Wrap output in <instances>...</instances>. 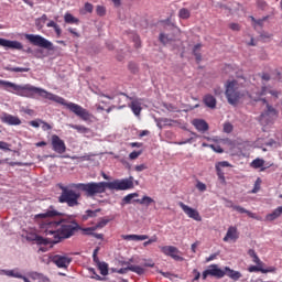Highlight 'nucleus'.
<instances>
[{
	"instance_id": "c9c22d12",
	"label": "nucleus",
	"mask_w": 282,
	"mask_h": 282,
	"mask_svg": "<svg viewBox=\"0 0 282 282\" xmlns=\"http://www.w3.org/2000/svg\"><path fill=\"white\" fill-rule=\"evenodd\" d=\"M6 72H15V73H23V72H30V68L28 67H12V66H6Z\"/></svg>"
},
{
	"instance_id": "052dcab7",
	"label": "nucleus",
	"mask_w": 282,
	"mask_h": 282,
	"mask_svg": "<svg viewBox=\"0 0 282 282\" xmlns=\"http://www.w3.org/2000/svg\"><path fill=\"white\" fill-rule=\"evenodd\" d=\"M42 122V129L43 131H52V127L50 123L45 122V121H41Z\"/></svg>"
},
{
	"instance_id": "79ce46f5",
	"label": "nucleus",
	"mask_w": 282,
	"mask_h": 282,
	"mask_svg": "<svg viewBox=\"0 0 282 282\" xmlns=\"http://www.w3.org/2000/svg\"><path fill=\"white\" fill-rule=\"evenodd\" d=\"M107 224H109V219L107 218H101L97 225L95 226L96 230H98V228H105V226H107Z\"/></svg>"
},
{
	"instance_id": "4be33fe9",
	"label": "nucleus",
	"mask_w": 282,
	"mask_h": 282,
	"mask_svg": "<svg viewBox=\"0 0 282 282\" xmlns=\"http://www.w3.org/2000/svg\"><path fill=\"white\" fill-rule=\"evenodd\" d=\"M231 208H234V210H237V213H240L241 215H243V214L248 215V217H250L251 219H259L257 217V214H254L239 205H231Z\"/></svg>"
},
{
	"instance_id": "bf43d9fd",
	"label": "nucleus",
	"mask_w": 282,
	"mask_h": 282,
	"mask_svg": "<svg viewBox=\"0 0 282 282\" xmlns=\"http://www.w3.org/2000/svg\"><path fill=\"white\" fill-rule=\"evenodd\" d=\"M216 173H217L219 180H226V177L224 176V171H221V169L219 166H216Z\"/></svg>"
},
{
	"instance_id": "5fc2aeb1",
	"label": "nucleus",
	"mask_w": 282,
	"mask_h": 282,
	"mask_svg": "<svg viewBox=\"0 0 282 282\" xmlns=\"http://www.w3.org/2000/svg\"><path fill=\"white\" fill-rule=\"evenodd\" d=\"M216 166H218V169H226L230 166V163L228 161H221V162H218Z\"/></svg>"
},
{
	"instance_id": "37998d69",
	"label": "nucleus",
	"mask_w": 282,
	"mask_h": 282,
	"mask_svg": "<svg viewBox=\"0 0 282 282\" xmlns=\"http://www.w3.org/2000/svg\"><path fill=\"white\" fill-rule=\"evenodd\" d=\"M258 191H261V178H257L254 182V186L251 191V193L256 194Z\"/></svg>"
},
{
	"instance_id": "4c0bfd02",
	"label": "nucleus",
	"mask_w": 282,
	"mask_h": 282,
	"mask_svg": "<svg viewBox=\"0 0 282 282\" xmlns=\"http://www.w3.org/2000/svg\"><path fill=\"white\" fill-rule=\"evenodd\" d=\"M178 17H180V19H185V20L191 19V11L186 8H183L180 10Z\"/></svg>"
},
{
	"instance_id": "a19ab883",
	"label": "nucleus",
	"mask_w": 282,
	"mask_h": 282,
	"mask_svg": "<svg viewBox=\"0 0 282 282\" xmlns=\"http://www.w3.org/2000/svg\"><path fill=\"white\" fill-rule=\"evenodd\" d=\"M250 19H251V21L253 23V28H257V25L262 28L263 26V22L268 19V17H264L263 19H259V20L254 19V17H251Z\"/></svg>"
},
{
	"instance_id": "0e129e2a",
	"label": "nucleus",
	"mask_w": 282,
	"mask_h": 282,
	"mask_svg": "<svg viewBox=\"0 0 282 282\" xmlns=\"http://www.w3.org/2000/svg\"><path fill=\"white\" fill-rule=\"evenodd\" d=\"M85 10H86V12H94V4L86 2Z\"/></svg>"
},
{
	"instance_id": "7c9ffc66",
	"label": "nucleus",
	"mask_w": 282,
	"mask_h": 282,
	"mask_svg": "<svg viewBox=\"0 0 282 282\" xmlns=\"http://www.w3.org/2000/svg\"><path fill=\"white\" fill-rule=\"evenodd\" d=\"M159 41L163 45H169V43H173V36L165 34V33H160Z\"/></svg>"
},
{
	"instance_id": "8fccbe9b",
	"label": "nucleus",
	"mask_w": 282,
	"mask_h": 282,
	"mask_svg": "<svg viewBox=\"0 0 282 282\" xmlns=\"http://www.w3.org/2000/svg\"><path fill=\"white\" fill-rule=\"evenodd\" d=\"M84 235H94V231L96 230V227H87L82 229Z\"/></svg>"
},
{
	"instance_id": "1a4fd4ad",
	"label": "nucleus",
	"mask_w": 282,
	"mask_h": 282,
	"mask_svg": "<svg viewBox=\"0 0 282 282\" xmlns=\"http://www.w3.org/2000/svg\"><path fill=\"white\" fill-rule=\"evenodd\" d=\"M51 144L53 151H55V153H59V155H63V153L67 151V145H65V141H63V139H61V137H58L57 134H53L51 137Z\"/></svg>"
},
{
	"instance_id": "4468645a",
	"label": "nucleus",
	"mask_w": 282,
	"mask_h": 282,
	"mask_svg": "<svg viewBox=\"0 0 282 282\" xmlns=\"http://www.w3.org/2000/svg\"><path fill=\"white\" fill-rule=\"evenodd\" d=\"M121 96H124L128 100H132L129 107L134 116H140V113H142V102H140V99H133V97H130L124 93H121Z\"/></svg>"
},
{
	"instance_id": "a211bd4d",
	"label": "nucleus",
	"mask_w": 282,
	"mask_h": 282,
	"mask_svg": "<svg viewBox=\"0 0 282 282\" xmlns=\"http://www.w3.org/2000/svg\"><path fill=\"white\" fill-rule=\"evenodd\" d=\"M61 214L58 210L54 209V206H50L45 213L37 214L35 219H47V217H58Z\"/></svg>"
},
{
	"instance_id": "49530a36",
	"label": "nucleus",
	"mask_w": 282,
	"mask_h": 282,
	"mask_svg": "<svg viewBox=\"0 0 282 282\" xmlns=\"http://www.w3.org/2000/svg\"><path fill=\"white\" fill-rule=\"evenodd\" d=\"M0 151H10V143L0 141Z\"/></svg>"
},
{
	"instance_id": "423d86ee",
	"label": "nucleus",
	"mask_w": 282,
	"mask_h": 282,
	"mask_svg": "<svg viewBox=\"0 0 282 282\" xmlns=\"http://www.w3.org/2000/svg\"><path fill=\"white\" fill-rule=\"evenodd\" d=\"M25 39H26V41L31 42V44L35 45L36 47H43L44 50L54 52V44L41 35L25 34Z\"/></svg>"
},
{
	"instance_id": "13d9d810",
	"label": "nucleus",
	"mask_w": 282,
	"mask_h": 282,
	"mask_svg": "<svg viewBox=\"0 0 282 282\" xmlns=\"http://www.w3.org/2000/svg\"><path fill=\"white\" fill-rule=\"evenodd\" d=\"M130 72H132V74H135V72H138V65H135V63L130 62L128 65Z\"/></svg>"
},
{
	"instance_id": "864d4df0",
	"label": "nucleus",
	"mask_w": 282,
	"mask_h": 282,
	"mask_svg": "<svg viewBox=\"0 0 282 282\" xmlns=\"http://www.w3.org/2000/svg\"><path fill=\"white\" fill-rule=\"evenodd\" d=\"M196 188L197 191H200V193H204L206 191V184L198 181L196 184Z\"/></svg>"
},
{
	"instance_id": "0eeeda50",
	"label": "nucleus",
	"mask_w": 282,
	"mask_h": 282,
	"mask_svg": "<svg viewBox=\"0 0 282 282\" xmlns=\"http://www.w3.org/2000/svg\"><path fill=\"white\" fill-rule=\"evenodd\" d=\"M208 276H214V279H224L226 276V271L219 269V265L217 264H210L202 274L203 281H206Z\"/></svg>"
},
{
	"instance_id": "c85d7f7f",
	"label": "nucleus",
	"mask_w": 282,
	"mask_h": 282,
	"mask_svg": "<svg viewBox=\"0 0 282 282\" xmlns=\"http://www.w3.org/2000/svg\"><path fill=\"white\" fill-rule=\"evenodd\" d=\"M248 272H262V274H268V272H274V269H263L258 264L249 267Z\"/></svg>"
},
{
	"instance_id": "e433bc0d",
	"label": "nucleus",
	"mask_w": 282,
	"mask_h": 282,
	"mask_svg": "<svg viewBox=\"0 0 282 282\" xmlns=\"http://www.w3.org/2000/svg\"><path fill=\"white\" fill-rule=\"evenodd\" d=\"M200 50H202V44H196L193 48V54L197 63L202 62V53H199Z\"/></svg>"
},
{
	"instance_id": "69168bd1",
	"label": "nucleus",
	"mask_w": 282,
	"mask_h": 282,
	"mask_svg": "<svg viewBox=\"0 0 282 282\" xmlns=\"http://www.w3.org/2000/svg\"><path fill=\"white\" fill-rule=\"evenodd\" d=\"M192 142H193V138H189L185 141L175 142V144H178L180 147H182V144H191Z\"/></svg>"
},
{
	"instance_id": "72a5a7b5",
	"label": "nucleus",
	"mask_w": 282,
	"mask_h": 282,
	"mask_svg": "<svg viewBox=\"0 0 282 282\" xmlns=\"http://www.w3.org/2000/svg\"><path fill=\"white\" fill-rule=\"evenodd\" d=\"M97 268L102 276H107V274H109V264H107V262L97 264Z\"/></svg>"
},
{
	"instance_id": "f03ea898",
	"label": "nucleus",
	"mask_w": 282,
	"mask_h": 282,
	"mask_svg": "<svg viewBox=\"0 0 282 282\" xmlns=\"http://www.w3.org/2000/svg\"><path fill=\"white\" fill-rule=\"evenodd\" d=\"M0 85L6 89V91H9V94H14L15 96L34 98V94H37V96H41V98L52 100L53 102H57V105H63V107H66V109L72 111V113H75L77 118L84 120V122H89V120L93 118L91 113L88 112L87 109L83 108V106L74 102H67L65 98L54 95L43 88L34 87L30 84L19 85L3 79H0Z\"/></svg>"
},
{
	"instance_id": "5701e85b",
	"label": "nucleus",
	"mask_w": 282,
	"mask_h": 282,
	"mask_svg": "<svg viewBox=\"0 0 282 282\" xmlns=\"http://www.w3.org/2000/svg\"><path fill=\"white\" fill-rule=\"evenodd\" d=\"M0 274H6V276H12L13 279H23V274L19 272V269L1 270Z\"/></svg>"
},
{
	"instance_id": "412c9836",
	"label": "nucleus",
	"mask_w": 282,
	"mask_h": 282,
	"mask_svg": "<svg viewBox=\"0 0 282 282\" xmlns=\"http://www.w3.org/2000/svg\"><path fill=\"white\" fill-rule=\"evenodd\" d=\"M203 101L209 109H215L217 107V99L213 95H205Z\"/></svg>"
},
{
	"instance_id": "338daca9",
	"label": "nucleus",
	"mask_w": 282,
	"mask_h": 282,
	"mask_svg": "<svg viewBox=\"0 0 282 282\" xmlns=\"http://www.w3.org/2000/svg\"><path fill=\"white\" fill-rule=\"evenodd\" d=\"M217 253L210 254L208 258H206V263H210V261H215L217 259Z\"/></svg>"
},
{
	"instance_id": "a878e982",
	"label": "nucleus",
	"mask_w": 282,
	"mask_h": 282,
	"mask_svg": "<svg viewBox=\"0 0 282 282\" xmlns=\"http://www.w3.org/2000/svg\"><path fill=\"white\" fill-rule=\"evenodd\" d=\"M133 202L135 204H140L141 206H151V204L155 203V200L151 198V196H143L141 199H133Z\"/></svg>"
},
{
	"instance_id": "ea45409f",
	"label": "nucleus",
	"mask_w": 282,
	"mask_h": 282,
	"mask_svg": "<svg viewBox=\"0 0 282 282\" xmlns=\"http://www.w3.org/2000/svg\"><path fill=\"white\" fill-rule=\"evenodd\" d=\"M45 21H47V15H42L40 19L35 20V25L36 28H39V30H41V28H43V25H45Z\"/></svg>"
},
{
	"instance_id": "9b49d317",
	"label": "nucleus",
	"mask_w": 282,
	"mask_h": 282,
	"mask_svg": "<svg viewBox=\"0 0 282 282\" xmlns=\"http://www.w3.org/2000/svg\"><path fill=\"white\" fill-rule=\"evenodd\" d=\"M180 208L189 217V219H194V221H202V216L199 215V212L197 209L189 207L188 205L180 202L178 203Z\"/></svg>"
},
{
	"instance_id": "2eb2a0df",
	"label": "nucleus",
	"mask_w": 282,
	"mask_h": 282,
	"mask_svg": "<svg viewBox=\"0 0 282 282\" xmlns=\"http://www.w3.org/2000/svg\"><path fill=\"white\" fill-rule=\"evenodd\" d=\"M267 105V110L261 113V120H272L276 118V109L269 105L268 100L261 99Z\"/></svg>"
},
{
	"instance_id": "f8f14e48",
	"label": "nucleus",
	"mask_w": 282,
	"mask_h": 282,
	"mask_svg": "<svg viewBox=\"0 0 282 282\" xmlns=\"http://www.w3.org/2000/svg\"><path fill=\"white\" fill-rule=\"evenodd\" d=\"M134 272V274H139V276H142L147 272L144 267L135 265V264H129L127 268H121L119 270H113V272H117V274H127V272Z\"/></svg>"
},
{
	"instance_id": "58836bf2",
	"label": "nucleus",
	"mask_w": 282,
	"mask_h": 282,
	"mask_svg": "<svg viewBox=\"0 0 282 282\" xmlns=\"http://www.w3.org/2000/svg\"><path fill=\"white\" fill-rule=\"evenodd\" d=\"M220 12L223 14H226V17H230V14H232V9H230V6H219Z\"/></svg>"
},
{
	"instance_id": "cd10ccee",
	"label": "nucleus",
	"mask_w": 282,
	"mask_h": 282,
	"mask_svg": "<svg viewBox=\"0 0 282 282\" xmlns=\"http://www.w3.org/2000/svg\"><path fill=\"white\" fill-rule=\"evenodd\" d=\"M265 164V160L257 158L251 163V169H261V171H265V167L263 165Z\"/></svg>"
},
{
	"instance_id": "20e7f679",
	"label": "nucleus",
	"mask_w": 282,
	"mask_h": 282,
	"mask_svg": "<svg viewBox=\"0 0 282 282\" xmlns=\"http://www.w3.org/2000/svg\"><path fill=\"white\" fill-rule=\"evenodd\" d=\"M225 87V96L229 105H232L234 107L239 105V100L243 98V94L241 93V87H243V85L239 84V82H237L236 79H232L227 80Z\"/></svg>"
},
{
	"instance_id": "680f3d73",
	"label": "nucleus",
	"mask_w": 282,
	"mask_h": 282,
	"mask_svg": "<svg viewBox=\"0 0 282 282\" xmlns=\"http://www.w3.org/2000/svg\"><path fill=\"white\" fill-rule=\"evenodd\" d=\"M252 261H253V263H256L258 265H263V262L261 261L259 256H257V253L253 256Z\"/></svg>"
},
{
	"instance_id": "6ab92c4d",
	"label": "nucleus",
	"mask_w": 282,
	"mask_h": 282,
	"mask_svg": "<svg viewBox=\"0 0 282 282\" xmlns=\"http://www.w3.org/2000/svg\"><path fill=\"white\" fill-rule=\"evenodd\" d=\"M192 124L195 127L197 131L206 132L208 131V122H206L204 119H194Z\"/></svg>"
},
{
	"instance_id": "f257e3e1",
	"label": "nucleus",
	"mask_w": 282,
	"mask_h": 282,
	"mask_svg": "<svg viewBox=\"0 0 282 282\" xmlns=\"http://www.w3.org/2000/svg\"><path fill=\"white\" fill-rule=\"evenodd\" d=\"M58 188L62 191L58 196L59 204H67L69 208L79 206L80 192L85 193L86 197H96L109 188L110 191H129L133 188V176L129 178L116 180L112 182H90V183H70L63 185L59 183Z\"/></svg>"
},
{
	"instance_id": "6e6d98bb",
	"label": "nucleus",
	"mask_w": 282,
	"mask_h": 282,
	"mask_svg": "<svg viewBox=\"0 0 282 282\" xmlns=\"http://www.w3.org/2000/svg\"><path fill=\"white\" fill-rule=\"evenodd\" d=\"M158 241V237H152L150 238L148 241L143 242L144 248H147V246H151V243H155Z\"/></svg>"
},
{
	"instance_id": "3c124183",
	"label": "nucleus",
	"mask_w": 282,
	"mask_h": 282,
	"mask_svg": "<svg viewBox=\"0 0 282 282\" xmlns=\"http://www.w3.org/2000/svg\"><path fill=\"white\" fill-rule=\"evenodd\" d=\"M265 147H273L274 149H278L279 142L274 141V139H270L267 143Z\"/></svg>"
},
{
	"instance_id": "e2e57ef3",
	"label": "nucleus",
	"mask_w": 282,
	"mask_h": 282,
	"mask_svg": "<svg viewBox=\"0 0 282 282\" xmlns=\"http://www.w3.org/2000/svg\"><path fill=\"white\" fill-rule=\"evenodd\" d=\"M210 149H213V151H215L216 153H224V149H221V147L219 145H210Z\"/></svg>"
},
{
	"instance_id": "39448f33",
	"label": "nucleus",
	"mask_w": 282,
	"mask_h": 282,
	"mask_svg": "<svg viewBox=\"0 0 282 282\" xmlns=\"http://www.w3.org/2000/svg\"><path fill=\"white\" fill-rule=\"evenodd\" d=\"M50 223L48 220H42L40 223V230L45 235V238L42 236H34L33 238L28 237L30 241H36L40 246H50V243H56V238H54V234L50 232Z\"/></svg>"
},
{
	"instance_id": "473e14b6",
	"label": "nucleus",
	"mask_w": 282,
	"mask_h": 282,
	"mask_svg": "<svg viewBox=\"0 0 282 282\" xmlns=\"http://www.w3.org/2000/svg\"><path fill=\"white\" fill-rule=\"evenodd\" d=\"M68 127H69V129H75V131H78V133H89V128H87L85 126L69 123Z\"/></svg>"
},
{
	"instance_id": "a18cd8bd",
	"label": "nucleus",
	"mask_w": 282,
	"mask_h": 282,
	"mask_svg": "<svg viewBox=\"0 0 282 282\" xmlns=\"http://www.w3.org/2000/svg\"><path fill=\"white\" fill-rule=\"evenodd\" d=\"M232 129H234L232 123L226 122V123L224 124V131H225V133H232Z\"/></svg>"
},
{
	"instance_id": "2f4dec72",
	"label": "nucleus",
	"mask_w": 282,
	"mask_h": 282,
	"mask_svg": "<svg viewBox=\"0 0 282 282\" xmlns=\"http://www.w3.org/2000/svg\"><path fill=\"white\" fill-rule=\"evenodd\" d=\"M64 21H65V23H69L72 25H78V23H80V21L77 18H75L74 15H72V13H66L64 15Z\"/></svg>"
},
{
	"instance_id": "b1692460",
	"label": "nucleus",
	"mask_w": 282,
	"mask_h": 282,
	"mask_svg": "<svg viewBox=\"0 0 282 282\" xmlns=\"http://www.w3.org/2000/svg\"><path fill=\"white\" fill-rule=\"evenodd\" d=\"M225 274H227L229 279H232V281H239V279H241V272L235 271L230 269V267L225 268Z\"/></svg>"
},
{
	"instance_id": "774afa93",
	"label": "nucleus",
	"mask_w": 282,
	"mask_h": 282,
	"mask_svg": "<svg viewBox=\"0 0 282 282\" xmlns=\"http://www.w3.org/2000/svg\"><path fill=\"white\" fill-rule=\"evenodd\" d=\"M58 24L56 23V22H54V21H50L48 23H46V26L47 28H56Z\"/></svg>"
},
{
	"instance_id": "603ef678",
	"label": "nucleus",
	"mask_w": 282,
	"mask_h": 282,
	"mask_svg": "<svg viewBox=\"0 0 282 282\" xmlns=\"http://www.w3.org/2000/svg\"><path fill=\"white\" fill-rule=\"evenodd\" d=\"M229 29L232 30V32H239V30H241V26L239 25V23H230Z\"/></svg>"
},
{
	"instance_id": "f704fd0d",
	"label": "nucleus",
	"mask_w": 282,
	"mask_h": 282,
	"mask_svg": "<svg viewBox=\"0 0 282 282\" xmlns=\"http://www.w3.org/2000/svg\"><path fill=\"white\" fill-rule=\"evenodd\" d=\"M97 213H100V209H96V210L88 209V210H86V214H84L82 216V221H87V219L96 217Z\"/></svg>"
},
{
	"instance_id": "de8ad7c7",
	"label": "nucleus",
	"mask_w": 282,
	"mask_h": 282,
	"mask_svg": "<svg viewBox=\"0 0 282 282\" xmlns=\"http://www.w3.org/2000/svg\"><path fill=\"white\" fill-rule=\"evenodd\" d=\"M140 155H142L141 151H133L129 154L130 160H138V158H140Z\"/></svg>"
},
{
	"instance_id": "c756f323",
	"label": "nucleus",
	"mask_w": 282,
	"mask_h": 282,
	"mask_svg": "<svg viewBox=\"0 0 282 282\" xmlns=\"http://www.w3.org/2000/svg\"><path fill=\"white\" fill-rule=\"evenodd\" d=\"M135 197H140V194H138V193L128 194L127 196H124L122 198L121 206H126L127 204H131V202H133V199H135Z\"/></svg>"
},
{
	"instance_id": "f3484780",
	"label": "nucleus",
	"mask_w": 282,
	"mask_h": 282,
	"mask_svg": "<svg viewBox=\"0 0 282 282\" xmlns=\"http://www.w3.org/2000/svg\"><path fill=\"white\" fill-rule=\"evenodd\" d=\"M239 239V231L237 230V227L230 226L227 230L226 236L223 238V241H237Z\"/></svg>"
},
{
	"instance_id": "7ed1b4c3",
	"label": "nucleus",
	"mask_w": 282,
	"mask_h": 282,
	"mask_svg": "<svg viewBox=\"0 0 282 282\" xmlns=\"http://www.w3.org/2000/svg\"><path fill=\"white\" fill-rule=\"evenodd\" d=\"M47 230L55 238L56 243H61L63 239H69V237H74L77 230H80V226L77 223H67L63 219L61 220H50Z\"/></svg>"
},
{
	"instance_id": "dca6fc26",
	"label": "nucleus",
	"mask_w": 282,
	"mask_h": 282,
	"mask_svg": "<svg viewBox=\"0 0 282 282\" xmlns=\"http://www.w3.org/2000/svg\"><path fill=\"white\" fill-rule=\"evenodd\" d=\"M1 47H10L11 50H23V44L19 41H10L0 37Z\"/></svg>"
},
{
	"instance_id": "9d476101",
	"label": "nucleus",
	"mask_w": 282,
	"mask_h": 282,
	"mask_svg": "<svg viewBox=\"0 0 282 282\" xmlns=\"http://www.w3.org/2000/svg\"><path fill=\"white\" fill-rule=\"evenodd\" d=\"M53 263L57 265V268H62L63 270H67L69 265L72 264L73 259L67 256H61V254H55L52 258Z\"/></svg>"
},
{
	"instance_id": "aec40b11",
	"label": "nucleus",
	"mask_w": 282,
	"mask_h": 282,
	"mask_svg": "<svg viewBox=\"0 0 282 282\" xmlns=\"http://www.w3.org/2000/svg\"><path fill=\"white\" fill-rule=\"evenodd\" d=\"M121 239L124 241H147L148 235H121Z\"/></svg>"
},
{
	"instance_id": "bb28decb",
	"label": "nucleus",
	"mask_w": 282,
	"mask_h": 282,
	"mask_svg": "<svg viewBox=\"0 0 282 282\" xmlns=\"http://www.w3.org/2000/svg\"><path fill=\"white\" fill-rule=\"evenodd\" d=\"M29 276L33 281H37V282H47V281H50V279H47L45 275H43V273H39V272H30Z\"/></svg>"
},
{
	"instance_id": "4d7b16f0",
	"label": "nucleus",
	"mask_w": 282,
	"mask_h": 282,
	"mask_svg": "<svg viewBox=\"0 0 282 282\" xmlns=\"http://www.w3.org/2000/svg\"><path fill=\"white\" fill-rule=\"evenodd\" d=\"M193 274H194L193 282L199 281V279H200V276H202V273H199L197 269H194V270H193Z\"/></svg>"
},
{
	"instance_id": "c03bdc74",
	"label": "nucleus",
	"mask_w": 282,
	"mask_h": 282,
	"mask_svg": "<svg viewBox=\"0 0 282 282\" xmlns=\"http://www.w3.org/2000/svg\"><path fill=\"white\" fill-rule=\"evenodd\" d=\"M96 12L98 17H105V14H107V9H105V7L98 6Z\"/></svg>"
},
{
	"instance_id": "6e6552de",
	"label": "nucleus",
	"mask_w": 282,
	"mask_h": 282,
	"mask_svg": "<svg viewBox=\"0 0 282 282\" xmlns=\"http://www.w3.org/2000/svg\"><path fill=\"white\" fill-rule=\"evenodd\" d=\"M159 248L162 254H164L165 257H171V259H174V261H184V258L180 256L182 254V252L180 251V249H177V247L160 246Z\"/></svg>"
},
{
	"instance_id": "ddd939ff",
	"label": "nucleus",
	"mask_w": 282,
	"mask_h": 282,
	"mask_svg": "<svg viewBox=\"0 0 282 282\" xmlns=\"http://www.w3.org/2000/svg\"><path fill=\"white\" fill-rule=\"evenodd\" d=\"M1 122L9 124L11 127H19L21 124V119L17 116L10 115L8 112H2L0 116Z\"/></svg>"
},
{
	"instance_id": "393cba45",
	"label": "nucleus",
	"mask_w": 282,
	"mask_h": 282,
	"mask_svg": "<svg viewBox=\"0 0 282 282\" xmlns=\"http://www.w3.org/2000/svg\"><path fill=\"white\" fill-rule=\"evenodd\" d=\"M282 216V206L275 208L271 214L265 216L267 221H274V219H279Z\"/></svg>"
},
{
	"instance_id": "09e8293b",
	"label": "nucleus",
	"mask_w": 282,
	"mask_h": 282,
	"mask_svg": "<svg viewBox=\"0 0 282 282\" xmlns=\"http://www.w3.org/2000/svg\"><path fill=\"white\" fill-rule=\"evenodd\" d=\"M149 167L147 166V164H140L134 166V171H137V173H142V171H147Z\"/></svg>"
}]
</instances>
